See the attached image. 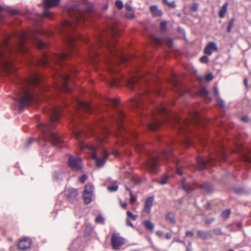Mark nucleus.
<instances>
[{
    "instance_id": "c85d7f7f",
    "label": "nucleus",
    "mask_w": 251,
    "mask_h": 251,
    "mask_svg": "<svg viewBox=\"0 0 251 251\" xmlns=\"http://www.w3.org/2000/svg\"><path fill=\"white\" fill-rule=\"evenodd\" d=\"M216 156L217 158L223 161H226V155L225 151L223 148L216 153Z\"/></svg>"
},
{
    "instance_id": "a878e982",
    "label": "nucleus",
    "mask_w": 251,
    "mask_h": 251,
    "mask_svg": "<svg viewBox=\"0 0 251 251\" xmlns=\"http://www.w3.org/2000/svg\"><path fill=\"white\" fill-rule=\"evenodd\" d=\"M150 10L153 16L155 17L161 16L163 14L162 11L158 9V7L156 5L151 6Z\"/></svg>"
},
{
    "instance_id": "09e8293b",
    "label": "nucleus",
    "mask_w": 251,
    "mask_h": 251,
    "mask_svg": "<svg viewBox=\"0 0 251 251\" xmlns=\"http://www.w3.org/2000/svg\"><path fill=\"white\" fill-rule=\"evenodd\" d=\"M215 219L214 218H207L205 220V223L207 225H210L211 223H212L215 221Z\"/></svg>"
},
{
    "instance_id": "7c9ffc66",
    "label": "nucleus",
    "mask_w": 251,
    "mask_h": 251,
    "mask_svg": "<svg viewBox=\"0 0 251 251\" xmlns=\"http://www.w3.org/2000/svg\"><path fill=\"white\" fill-rule=\"evenodd\" d=\"M146 228L151 231H153L154 228V224L150 220H146L144 222Z\"/></svg>"
},
{
    "instance_id": "1a4fd4ad",
    "label": "nucleus",
    "mask_w": 251,
    "mask_h": 251,
    "mask_svg": "<svg viewBox=\"0 0 251 251\" xmlns=\"http://www.w3.org/2000/svg\"><path fill=\"white\" fill-rule=\"evenodd\" d=\"M171 145H169L168 149L162 151L160 154H157L155 156H150L149 160L147 162V165L149 170L152 173L157 172L159 166L158 162L160 159H165L166 161L169 160L170 158L173 157L171 152Z\"/></svg>"
},
{
    "instance_id": "4d7b16f0",
    "label": "nucleus",
    "mask_w": 251,
    "mask_h": 251,
    "mask_svg": "<svg viewBox=\"0 0 251 251\" xmlns=\"http://www.w3.org/2000/svg\"><path fill=\"white\" fill-rule=\"evenodd\" d=\"M186 236L187 237H192L194 236V233L191 231H187L186 232Z\"/></svg>"
},
{
    "instance_id": "6e6d98bb",
    "label": "nucleus",
    "mask_w": 251,
    "mask_h": 251,
    "mask_svg": "<svg viewBox=\"0 0 251 251\" xmlns=\"http://www.w3.org/2000/svg\"><path fill=\"white\" fill-rule=\"evenodd\" d=\"M154 41L155 43L157 45H160L161 44V40L160 38H155Z\"/></svg>"
},
{
    "instance_id": "9b49d317",
    "label": "nucleus",
    "mask_w": 251,
    "mask_h": 251,
    "mask_svg": "<svg viewBox=\"0 0 251 251\" xmlns=\"http://www.w3.org/2000/svg\"><path fill=\"white\" fill-rule=\"evenodd\" d=\"M74 106L75 107L76 113L73 117L72 121L74 122H75V118L81 115L82 111H85L88 113H92L93 111V108L90 103L82 101L77 98L75 99Z\"/></svg>"
},
{
    "instance_id": "052dcab7",
    "label": "nucleus",
    "mask_w": 251,
    "mask_h": 251,
    "mask_svg": "<svg viewBox=\"0 0 251 251\" xmlns=\"http://www.w3.org/2000/svg\"><path fill=\"white\" fill-rule=\"evenodd\" d=\"M176 173L179 175H181L183 173L181 168H177L176 170Z\"/></svg>"
},
{
    "instance_id": "423d86ee",
    "label": "nucleus",
    "mask_w": 251,
    "mask_h": 251,
    "mask_svg": "<svg viewBox=\"0 0 251 251\" xmlns=\"http://www.w3.org/2000/svg\"><path fill=\"white\" fill-rule=\"evenodd\" d=\"M62 107L53 106L49 110L50 114V122L42 124L39 126L40 130L43 134L44 140L51 142L53 145L61 148L62 143L59 136L52 131V129L58 123L61 113Z\"/></svg>"
},
{
    "instance_id": "473e14b6",
    "label": "nucleus",
    "mask_w": 251,
    "mask_h": 251,
    "mask_svg": "<svg viewBox=\"0 0 251 251\" xmlns=\"http://www.w3.org/2000/svg\"><path fill=\"white\" fill-rule=\"evenodd\" d=\"M126 215L127 216V218H131L133 221H135L138 217L137 215L133 214V213L130 211L126 212Z\"/></svg>"
},
{
    "instance_id": "58836bf2",
    "label": "nucleus",
    "mask_w": 251,
    "mask_h": 251,
    "mask_svg": "<svg viewBox=\"0 0 251 251\" xmlns=\"http://www.w3.org/2000/svg\"><path fill=\"white\" fill-rule=\"evenodd\" d=\"M160 29L163 31L165 32L167 30V22L166 21H162L160 23Z\"/></svg>"
},
{
    "instance_id": "4468645a",
    "label": "nucleus",
    "mask_w": 251,
    "mask_h": 251,
    "mask_svg": "<svg viewBox=\"0 0 251 251\" xmlns=\"http://www.w3.org/2000/svg\"><path fill=\"white\" fill-rule=\"evenodd\" d=\"M126 244V239L119 233H113L111 238V244L113 250H120Z\"/></svg>"
},
{
    "instance_id": "69168bd1",
    "label": "nucleus",
    "mask_w": 251,
    "mask_h": 251,
    "mask_svg": "<svg viewBox=\"0 0 251 251\" xmlns=\"http://www.w3.org/2000/svg\"><path fill=\"white\" fill-rule=\"evenodd\" d=\"M241 119L243 121L247 122H248V118L247 116H244L241 118Z\"/></svg>"
},
{
    "instance_id": "cd10ccee",
    "label": "nucleus",
    "mask_w": 251,
    "mask_h": 251,
    "mask_svg": "<svg viewBox=\"0 0 251 251\" xmlns=\"http://www.w3.org/2000/svg\"><path fill=\"white\" fill-rule=\"evenodd\" d=\"M199 187L207 192H210L213 190L212 185L208 183H204L201 185H199Z\"/></svg>"
},
{
    "instance_id": "f03ea898",
    "label": "nucleus",
    "mask_w": 251,
    "mask_h": 251,
    "mask_svg": "<svg viewBox=\"0 0 251 251\" xmlns=\"http://www.w3.org/2000/svg\"><path fill=\"white\" fill-rule=\"evenodd\" d=\"M201 120L197 112H193L190 119L182 120L161 105L151 113L144 114L142 122L151 130H156L165 123H169L177 129L179 134L183 136L181 143L186 147H189L193 142L188 135L191 127L197 124L202 125Z\"/></svg>"
},
{
    "instance_id": "a18cd8bd",
    "label": "nucleus",
    "mask_w": 251,
    "mask_h": 251,
    "mask_svg": "<svg viewBox=\"0 0 251 251\" xmlns=\"http://www.w3.org/2000/svg\"><path fill=\"white\" fill-rule=\"evenodd\" d=\"M87 178V176L86 175H83L80 176L79 180L81 183H83L86 180Z\"/></svg>"
},
{
    "instance_id": "603ef678",
    "label": "nucleus",
    "mask_w": 251,
    "mask_h": 251,
    "mask_svg": "<svg viewBox=\"0 0 251 251\" xmlns=\"http://www.w3.org/2000/svg\"><path fill=\"white\" fill-rule=\"evenodd\" d=\"M243 159L246 162L251 163V157L249 155H244L243 156Z\"/></svg>"
},
{
    "instance_id": "a19ab883",
    "label": "nucleus",
    "mask_w": 251,
    "mask_h": 251,
    "mask_svg": "<svg viewBox=\"0 0 251 251\" xmlns=\"http://www.w3.org/2000/svg\"><path fill=\"white\" fill-rule=\"evenodd\" d=\"M200 61L201 63H206L208 62L209 59L206 55H203L200 58Z\"/></svg>"
},
{
    "instance_id": "c756f323",
    "label": "nucleus",
    "mask_w": 251,
    "mask_h": 251,
    "mask_svg": "<svg viewBox=\"0 0 251 251\" xmlns=\"http://www.w3.org/2000/svg\"><path fill=\"white\" fill-rule=\"evenodd\" d=\"M228 5V2H226L222 6L221 9L219 12V16L220 18H223L225 17V14L227 11V8Z\"/></svg>"
},
{
    "instance_id": "bb28decb",
    "label": "nucleus",
    "mask_w": 251,
    "mask_h": 251,
    "mask_svg": "<svg viewBox=\"0 0 251 251\" xmlns=\"http://www.w3.org/2000/svg\"><path fill=\"white\" fill-rule=\"evenodd\" d=\"M181 187L187 193L192 192L195 188L189 184L186 183L185 180H183L181 182Z\"/></svg>"
},
{
    "instance_id": "a211bd4d",
    "label": "nucleus",
    "mask_w": 251,
    "mask_h": 251,
    "mask_svg": "<svg viewBox=\"0 0 251 251\" xmlns=\"http://www.w3.org/2000/svg\"><path fill=\"white\" fill-rule=\"evenodd\" d=\"M31 241L29 238L25 237L19 241L18 247L21 250H26L31 246Z\"/></svg>"
},
{
    "instance_id": "4c0bfd02",
    "label": "nucleus",
    "mask_w": 251,
    "mask_h": 251,
    "mask_svg": "<svg viewBox=\"0 0 251 251\" xmlns=\"http://www.w3.org/2000/svg\"><path fill=\"white\" fill-rule=\"evenodd\" d=\"M168 178L169 177L167 176H164L158 182L161 185H164L167 182Z\"/></svg>"
},
{
    "instance_id": "774afa93",
    "label": "nucleus",
    "mask_w": 251,
    "mask_h": 251,
    "mask_svg": "<svg viewBox=\"0 0 251 251\" xmlns=\"http://www.w3.org/2000/svg\"><path fill=\"white\" fill-rule=\"evenodd\" d=\"M126 190H127L129 192V195H131L132 194H133L131 189H130L127 187H126Z\"/></svg>"
},
{
    "instance_id": "393cba45",
    "label": "nucleus",
    "mask_w": 251,
    "mask_h": 251,
    "mask_svg": "<svg viewBox=\"0 0 251 251\" xmlns=\"http://www.w3.org/2000/svg\"><path fill=\"white\" fill-rule=\"evenodd\" d=\"M165 220L166 221L172 224H175L176 223L175 214L172 211H169L167 213L165 216Z\"/></svg>"
},
{
    "instance_id": "aec40b11",
    "label": "nucleus",
    "mask_w": 251,
    "mask_h": 251,
    "mask_svg": "<svg viewBox=\"0 0 251 251\" xmlns=\"http://www.w3.org/2000/svg\"><path fill=\"white\" fill-rule=\"evenodd\" d=\"M154 198L153 196L147 198L145 201L143 209L144 212L147 214H150L151 211V208L153 205Z\"/></svg>"
},
{
    "instance_id": "9d476101",
    "label": "nucleus",
    "mask_w": 251,
    "mask_h": 251,
    "mask_svg": "<svg viewBox=\"0 0 251 251\" xmlns=\"http://www.w3.org/2000/svg\"><path fill=\"white\" fill-rule=\"evenodd\" d=\"M67 72L64 71L63 73L59 74L61 81L57 82L56 85L57 90L65 93H69L71 91V88L68 86V82L70 79L71 74H73L76 72V70L74 66H68L67 67Z\"/></svg>"
},
{
    "instance_id": "338daca9",
    "label": "nucleus",
    "mask_w": 251,
    "mask_h": 251,
    "mask_svg": "<svg viewBox=\"0 0 251 251\" xmlns=\"http://www.w3.org/2000/svg\"><path fill=\"white\" fill-rule=\"evenodd\" d=\"M248 79L246 78H245L244 79V84L246 86V87H248Z\"/></svg>"
},
{
    "instance_id": "13d9d810",
    "label": "nucleus",
    "mask_w": 251,
    "mask_h": 251,
    "mask_svg": "<svg viewBox=\"0 0 251 251\" xmlns=\"http://www.w3.org/2000/svg\"><path fill=\"white\" fill-rule=\"evenodd\" d=\"M156 234L159 237H162L163 235V232L161 230H157L156 232Z\"/></svg>"
},
{
    "instance_id": "bf43d9fd",
    "label": "nucleus",
    "mask_w": 251,
    "mask_h": 251,
    "mask_svg": "<svg viewBox=\"0 0 251 251\" xmlns=\"http://www.w3.org/2000/svg\"><path fill=\"white\" fill-rule=\"evenodd\" d=\"M34 140L33 139L29 138L26 141V146L28 147Z\"/></svg>"
},
{
    "instance_id": "2eb2a0df",
    "label": "nucleus",
    "mask_w": 251,
    "mask_h": 251,
    "mask_svg": "<svg viewBox=\"0 0 251 251\" xmlns=\"http://www.w3.org/2000/svg\"><path fill=\"white\" fill-rule=\"evenodd\" d=\"M102 123L103 124H100L99 126L100 130V133L97 136L98 140L100 144L104 142L106 136L110 133L107 127L108 123L105 122L104 119L102 120Z\"/></svg>"
},
{
    "instance_id": "20e7f679",
    "label": "nucleus",
    "mask_w": 251,
    "mask_h": 251,
    "mask_svg": "<svg viewBox=\"0 0 251 251\" xmlns=\"http://www.w3.org/2000/svg\"><path fill=\"white\" fill-rule=\"evenodd\" d=\"M37 36V32L34 30L28 32H16L14 34L15 41L13 45L9 43L10 37L3 40L0 44V69L7 75L14 74L16 69L13 64V56L17 53L24 54L27 52L28 47L26 44L28 42L30 45L35 44L39 49L46 47L47 45Z\"/></svg>"
},
{
    "instance_id": "0e129e2a",
    "label": "nucleus",
    "mask_w": 251,
    "mask_h": 251,
    "mask_svg": "<svg viewBox=\"0 0 251 251\" xmlns=\"http://www.w3.org/2000/svg\"><path fill=\"white\" fill-rule=\"evenodd\" d=\"M171 238H172V235L171 234H170L169 233H167L166 234V238L167 239L169 240V239H171Z\"/></svg>"
},
{
    "instance_id": "39448f33",
    "label": "nucleus",
    "mask_w": 251,
    "mask_h": 251,
    "mask_svg": "<svg viewBox=\"0 0 251 251\" xmlns=\"http://www.w3.org/2000/svg\"><path fill=\"white\" fill-rule=\"evenodd\" d=\"M19 83V92L16 95L15 100L23 108L34 100L35 95L33 90L41 86V76L37 73L31 75L28 78H18Z\"/></svg>"
},
{
    "instance_id": "ea45409f",
    "label": "nucleus",
    "mask_w": 251,
    "mask_h": 251,
    "mask_svg": "<svg viewBox=\"0 0 251 251\" xmlns=\"http://www.w3.org/2000/svg\"><path fill=\"white\" fill-rule=\"evenodd\" d=\"M116 6L119 9H121L123 8L124 4L122 1L117 0L115 2Z\"/></svg>"
},
{
    "instance_id": "f704fd0d",
    "label": "nucleus",
    "mask_w": 251,
    "mask_h": 251,
    "mask_svg": "<svg viewBox=\"0 0 251 251\" xmlns=\"http://www.w3.org/2000/svg\"><path fill=\"white\" fill-rule=\"evenodd\" d=\"M164 3L166 4L170 8H175L176 5L174 1L169 2L168 0H163Z\"/></svg>"
},
{
    "instance_id": "412c9836",
    "label": "nucleus",
    "mask_w": 251,
    "mask_h": 251,
    "mask_svg": "<svg viewBox=\"0 0 251 251\" xmlns=\"http://www.w3.org/2000/svg\"><path fill=\"white\" fill-rule=\"evenodd\" d=\"M197 235L199 238L203 240H207L212 237V235L210 231H205L201 230L197 231Z\"/></svg>"
},
{
    "instance_id": "ddd939ff",
    "label": "nucleus",
    "mask_w": 251,
    "mask_h": 251,
    "mask_svg": "<svg viewBox=\"0 0 251 251\" xmlns=\"http://www.w3.org/2000/svg\"><path fill=\"white\" fill-rule=\"evenodd\" d=\"M196 161L199 168L201 170L206 168L209 165L215 166L217 163V159L212 157L203 158L199 156L197 158Z\"/></svg>"
},
{
    "instance_id": "5fc2aeb1",
    "label": "nucleus",
    "mask_w": 251,
    "mask_h": 251,
    "mask_svg": "<svg viewBox=\"0 0 251 251\" xmlns=\"http://www.w3.org/2000/svg\"><path fill=\"white\" fill-rule=\"evenodd\" d=\"M130 198L129 199L130 203H133L135 202V201H136V198L134 197L133 194H132L131 195H130Z\"/></svg>"
},
{
    "instance_id": "0eeeda50",
    "label": "nucleus",
    "mask_w": 251,
    "mask_h": 251,
    "mask_svg": "<svg viewBox=\"0 0 251 251\" xmlns=\"http://www.w3.org/2000/svg\"><path fill=\"white\" fill-rule=\"evenodd\" d=\"M125 118V115L123 111L118 109L116 111V115L113 119L118 125L119 128V131L116 133V136L121 137L125 142H130V139L133 140L131 144L137 148L138 151H142L143 150V146L142 144L138 140L137 132L133 130L126 129L122 124Z\"/></svg>"
},
{
    "instance_id": "dca6fc26",
    "label": "nucleus",
    "mask_w": 251,
    "mask_h": 251,
    "mask_svg": "<svg viewBox=\"0 0 251 251\" xmlns=\"http://www.w3.org/2000/svg\"><path fill=\"white\" fill-rule=\"evenodd\" d=\"M69 167L74 171H78L81 169V160L79 157L70 156L69 160Z\"/></svg>"
},
{
    "instance_id": "37998d69",
    "label": "nucleus",
    "mask_w": 251,
    "mask_h": 251,
    "mask_svg": "<svg viewBox=\"0 0 251 251\" xmlns=\"http://www.w3.org/2000/svg\"><path fill=\"white\" fill-rule=\"evenodd\" d=\"M118 186L117 185L109 186L107 189L110 191H116L118 190Z\"/></svg>"
},
{
    "instance_id": "6e6552de",
    "label": "nucleus",
    "mask_w": 251,
    "mask_h": 251,
    "mask_svg": "<svg viewBox=\"0 0 251 251\" xmlns=\"http://www.w3.org/2000/svg\"><path fill=\"white\" fill-rule=\"evenodd\" d=\"M74 134L76 139L78 141V146L80 149L83 151L85 149L90 148L92 151L91 157L96 160V165L98 167L102 166L109 156V154L107 151L103 149L101 157L98 158L95 153V149L92 147H90L84 141L83 139L86 136V133L83 131L76 130L74 132Z\"/></svg>"
},
{
    "instance_id": "f257e3e1",
    "label": "nucleus",
    "mask_w": 251,
    "mask_h": 251,
    "mask_svg": "<svg viewBox=\"0 0 251 251\" xmlns=\"http://www.w3.org/2000/svg\"><path fill=\"white\" fill-rule=\"evenodd\" d=\"M113 38L112 42L105 40L104 37L100 35L96 39L97 47L91 46V50L89 51L90 57L92 61L96 62L94 58L98 56L96 49L103 46L108 50L109 55L106 59L107 64L108 71L111 74L112 76L109 80L110 85L113 87H118L120 85L121 81H123L127 87L132 90H140L137 97L131 100L130 103L134 111L142 113L145 109L144 100L147 96L153 93L159 95L160 91L157 86L159 78L155 74H138L136 75L130 77L125 78L119 74V66L120 64L124 65L128 61V57L125 55L122 51L115 45V38L119 36V30L115 26H112L110 31Z\"/></svg>"
},
{
    "instance_id": "2f4dec72",
    "label": "nucleus",
    "mask_w": 251,
    "mask_h": 251,
    "mask_svg": "<svg viewBox=\"0 0 251 251\" xmlns=\"http://www.w3.org/2000/svg\"><path fill=\"white\" fill-rule=\"evenodd\" d=\"M231 214V211L229 209H226L224 210L221 213V216L224 219H226Z\"/></svg>"
},
{
    "instance_id": "de8ad7c7",
    "label": "nucleus",
    "mask_w": 251,
    "mask_h": 251,
    "mask_svg": "<svg viewBox=\"0 0 251 251\" xmlns=\"http://www.w3.org/2000/svg\"><path fill=\"white\" fill-rule=\"evenodd\" d=\"M198 4L197 3H193L191 6V10L193 11H196L198 10Z\"/></svg>"
},
{
    "instance_id": "8fccbe9b",
    "label": "nucleus",
    "mask_w": 251,
    "mask_h": 251,
    "mask_svg": "<svg viewBox=\"0 0 251 251\" xmlns=\"http://www.w3.org/2000/svg\"><path fill=\"white\" fill-rule=\"evenodd\" d=\"M213 78V75L211 73H209L207 74L205 76V79L207 81H210L212 80Z\"/></svg>"
},
{
    "instance_id": "3c124183",
    "label": "nucleus",
    "mask_w": 251,
    "mask_h": 251,
    "mask_svg": "<svg viewBox=\"0 0 251 251\" xmlns=\"http://www.w3.org/2000/svg\"><path fill=\"white\" fill-rule=\"evenodd\" d=\"M125 9H126L127 11H129V12H132V11H133L132 7H131V5H129V4H126L125 5Z\"/></svg>"
},
{
    "instance_id": "7ed1b4c3",
    "label": "nucleus",
    "mask_w": 251,
    "mask_h": 251,
    "mask_svg": "<svg viewBox=\"0 0 251 251\" xmlns=\"http://www.w3.org/2000/svg\"><path fill=\"white\" fill-rule=\"evenodd\" d=\"M93 10V7L92 5L88 6L85 11L80 10L79 6L77 5L73 6L69 10V14L73 18L72 21L65 20L63 22L62 25V32L66 36V41L68 44L69 48V51L59 54H45L38 60V65L46 67L50 66V61H52L61 65V62L66 60L73 53L75 47V42L76 39L83 40L86 43H87V39H85L81 35L75 37L71 34L70 32L75 29L76 25L85 24L88 15L92 13Z\"/></svg>"
},
{
    "instance_id": "b1692460",
    "label": "nucleus",
    "mask_w": 251,
    "mask_h": 251,
    "mask_svg": "<svg viewBox=\"0 0 251 251\" xmlns=\"http://www.w3.org/2000/svg\"><path fill=\"white\" fill-rule=\"evenodd\" d=\"M170 82L173 85L176 91H179L180 89V83L177 79L176 75H173L172 78L170 80Z\"/></svg>"
},
{
    "instance_id": "49530a36",
    "label": "nucleus",
    "mask_w": 251,
    "mask_h": 251,
    "mask_svg": "<svg viewBox=\"0 0 251 251\" xmlns=\"http://www.w3.org/2000/svg\"><path fill=\"white\" fill-rule=\"evenodd\" d=\"M43 15L44 17H47V18H50V12L47 10V9H46L43 13Z\"/></svg>"
},
{
    "instance_id": "79ce46f5",
    "label": "nucleus",
    "mask_w": 251,
    "mask_h": 251,
    "mask_svg": "<svg viewBox=\"0 0 251 251\" xmlns=\"http://www.w3.org/2000/svg\"><path fill=\"white\" fill-rule=\"evenodd\" d=\"M217 104L221 107H224L225 106V102L224 100L219 99V98L217 99Z\"/></svg>"
},
{
    "instance_id": "e2e57ef3",
    "label": "nucleus",
    "mask_w": 251,
    "mask_h": 251,
    "mask_svg": "<svg viewBox=\"0 0 251 251\" xmlns=\"http://www.w3.org/2000/svg\"><path fill=\"white\" fill-rule=\"evenodd\" d=\"M205 208L206 209H211V204L209 202H207L205 205Z\"/></svg>"
},
{
    "instance_id": "6ab92c4d",
    "label": "nucleus",
    "mask_w": 251,
    "mask_h": 251,
    "mask_svg": "<svg viewBox=\"0 0 251 251\" xmlns=\"http://www.w3.org/2000/svg\"><path fill=\"white\" fill-rule=\"evenodd\" d=\"M217 50L218 48L216 44L214 42H211L205 47L203 52L206 55H211L213 51H217Z\"/></svg>"
},
{
    "instance_id": "680f3d73",
    "label": "nucleus",
    "mask_w": 251,
    "mask_h": 251,
    "mask_svg": "<svg viewBox=\"0 0 251 251\" xmlns=\"http://www.w3.org/2000/svg\"><path fill=\"white\" fill-rule=\"evenodd\" d=\"M214 92L215 94V95L218 98L219 96V91L217 88L214 87Z\"/></svg>"
},
{
    "instance_id": "4be33fe9",
    "label": "nucleus",
    "mask_w": 251,
    "mask_h": 251,
    "mask_svg": "<svg viewBox=\"0 0 251 251\" xmlns=\"http://www.w3.org/2000/svg\"><path fill=\"white\" fill-rule=\"evenodd\" d=\"M60 0H44V3L46 8L56 6L58 5Z\"/></svg>"
},
{
    "instance_id": "c9c22d12",
    "label": "nucleus",
    "mask_w": 251,
    "mask_h": 251,
    "mask_svg": "<svg viewBox=\"0 0 251 251\" xmlns=\"http://www.w3.org/2000/svg\"><path fill=\"white\" fill-rule=\"evenodd\" d=\"M95 222L98 224H104V219L101 215H99L96 218Z\"/></svg>"
},
{
    "instance_id": "f8f14e48",
    "label": "nucleus",
    "mask_w": 251,
    "mask_h": 251,
    "mask_svg": "<svg viewBox=\"0 0 251 251\" xmlns=\"http://www.w3.org/2000/svg\"><path fill=\"white\" fill-rule=\"evenodd\" d=\"M94 187L90 183L86 184L83 190L82 197L84 202L88 204L92 202L94 198Z\"/></svg>"
},
{
    "instance_id": "5701e85b",
    "label": "nucleus",
    "mask_w": 251,
    "mask_h": 251,
    "mask_svg": "<svg viewBox=\"0 0 251 251\" xmlns=\"http://www.w3.org/2000/svg\"><path fill=\"white\" fill-rule=\"evenodd\" d=\"M119 100L118 99L105 98L103 99V104L104 105H111L112 106L116 107L119 103Z\"/></svg>"
},
{
    "instance_id": "e433bc0d",
    "label": "nucleus",
    "mask_w": 251,
    "mask_h": 251,
    "mask_svg": "<svg viewBox=\"0 0 251 251\" xmlns=\"http://www.w3.org/2000/svg\"><path fill=\"white\" fill-rule=\"evenodd\" d=\"M234 20L233 18H232L229 22L228 26L227 27V32L228 33L230 32L231 28L233 26Z\"/></svg>"
},
{
    "instance_id": "c03bdc74",
    "label": "nucleus",
    "mask_w": 251,
    "mask_h": 251,
    "mask_svg": "<svg viewBox=\"0 0 251 251\" xmlns=\"http://www.w3.org/2000/svg\"><path fill=\"white\" fill-rule=\"evenodd\" d=\"M213 232L217 235H221L223 234L220 228H214L213 229Z\"/></svg>"
},
{
    "instance_id": "864d4df0",
    "label": "nucleus",
    "mask_w": 251,
    "mask_h": 251,
    "mask_svg": "<svg viewBox=\"0 0 251 251\" xmlns=\"http://www.w3.org/2000/svg\"><path fill=\"white\" fill-rule=\"evenodd\" d=\"M126 225L127 226H130L133 228L134 227L133 224L130 222L129 218H126Z\"/></svg>"
},
{
    "instance_id": "f3484780",
    "label": "nucleus",
    "mask_w": 251,
    "mask_h": 251,
    "mask_svg": "<svg viewBox=\"0 0 251 251\" xmlns=\"http://www.w3.org/2000/svg\"><path fill=\"white\" fill-rule=\"evenodd\" d=\"M65 195L67 200L71 202H74L78 195L77 190L74 188H68L65 190Z\"/></svg>"
},
{
    "instance_id": "72a5a7b5",
    "label": "nucleus",
    "mask_w": 251,
    "mask_h": 251,
    "mask_svg": "<svg viewBox=\"0 0 251 251\" xmlns=\"http://www.w3.org/2000/svg\"><path fill=\"white\" fill-rule=\"evenodd\" d=\"M124 17L127 19H133L135 17L134 11L130 13H126L124 14Z\"/></svg>"
}]
</instances>
